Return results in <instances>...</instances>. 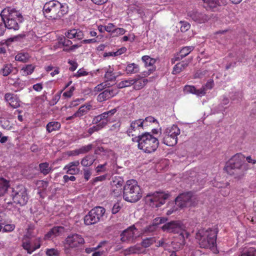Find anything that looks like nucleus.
Here are the masks:
<instances>
[{
    "mask_svg": "<svg viewBox=\"0 0 256 256\" xmlns=\"http://www.w3.org/2000/svg\"><path fill=\"white\" fill-rule=\"evenodd\" d=\"M244 158L242 154H236L226 163L224 170L236 178H240L248 170V164L245 162Z\"/></svg>",
    "mask_w": 256,
    "mask_h": 256,
    "instance_id": "f257e3e1",
    "label": "nucleus"
},
{
    "mask_svg": "<svg viewBox=\"0 0 256 256\" xmlns=\"http://www.w3.org/2000/svg\"><path fill=\"white\" fill-rule=\"evenodd\" d=\"M8 12V14H4L6 12H2L0 14V36L4 34L6 28L14 30H18V23L22 21V16L18 11L12 9Z\"/></svg>",
    "mask_w": 256,
    "mask_h": 256,
    "instance_id": "f03ea898",
    "label": "nucleus"
},
{
    "mask_svg": "<svg viewBox=\"0 0 256 256\" xmlns=\"http://www.w3.org/2000/svg\"><path fill=\"white\" fill-rule=\"evenodd\" d=\"M42 11L44 17L48 20H56L68 12V6L66 4L52 0L44 4Z\"/></svg>",
    "mask_w": 256,
    "mask_h": 256,
    "instance_id": "7ed1b4c3",
    "label": "nucleus"
},
{
    "mask_svg": "<svg viewBox=\"0 0 256 256\" xmlns=\"http://www.w3.org/2000/svg\"><path fill=\"white\" fill-rule=\"evenodd\" d=\"M218 230L216 228H209L198 231L196 238L198 240L201 248L214 249L216 247Z\"/></svg>",
    "mask_w": 256,
    "mask_h": 256,
    "instance_id": "20e7f679",
    "label": "nucleus"
},
{
    "mask_svg": "<svg viewBox=\"0 0 256 256\" xmlns=\"http://www.w3.org/2000/svg\"><path fill=\"white\" fill-rule=\"evenodd\" d=\"M142 197V190L134 180L126 181L123 189L124 199L128 202H136Z\"/></svg>",
    "mask_w": 256,
    "mask_h": 256,
    "instance_id": "39448f33",
    "label": "nucleus"
},
{
    "mask_svg": "<svg viewBox=\"0 0 256 256\" xmlns=\"http://www.w3.org/2000/svg\"><path fill=\"white\" fill-rule=\"evenodd\" d=\"M138 148L146 153H151L156 150L159 142L157 138L149 132H145L138 137Z\"/></svg>",
    "mask_w": 256,
    "mask_h": 256,
    "instance_id": "423d86ee",
    "label": "nucleus"
},
{
    "mask_svg": "<svg viewBox=\"0 0 256 256\" xmlns=\"http://www.w3.org/2000/svg\"><path fill=\"white\" fill-rule=\"evenodd\" d=\"M162 229L164 232L170 233L180 234L178 236L180 242H178L180 246H184L186 244L185 238H187L189 234L185 230H183L182 225L179 221H171L165 224Z\"/></svg>",
    "mask_w": 256,
    "mask_h": 256,
    "instance_id": "0eeeda50",
    "label": "nucleus"
},
{
    "mask_svg": "<svg viewBox=\"0 0 256 256\" xmlns=\"http://www.w3.org/2000/svg\"><path fill=\"white\" fill-rule=\"evenodd\" d=\"M10 190V196L13 202L20 206L25 205L28 200V196L26 188L22 185L18 186Z\"/></svg>",
    "mask_w": 256,
    "mask_h": 256,
    "instance_id": "6e6552de",
    "label": "nucleus"
},
{
    "mask_svg": "<svg viewBox=\"0 0 256 256\" xmlns=\"http://www.w3.org/2000/svg\"><path fill=\"white\" fill-rule=\"evenodd\" d=\"M168 194L156 192L153 194H147L145 201L147 204L152 208H158L166 202V200L169 197Z\"/></svg>",
    "mask_w": 256,
    "mask_h": 256,
    "instance_id": "1a4fd4ad",
    "label": "nucleus"
},
{
    "mask_svg": "<svg viewBox=\"0 0 256 256\" xmlns=\"http://www.w3.org/2000/svg\"><path fill=\"white\" fill-rule=\"evenodd\" d=\"M180 133V129L176 125L168 128L164 133L163 143L168 146H174L178 142V136Z\"/></svg>",
    "mask_w": 256,
    "mask_h": 256,
    "instance_id": "9d476101",
    "label": "nucleus"
},
{
    "mask_svg": "<svg viewBox=\"0 0 256 256\" xmlns=\"http://www.w3.org/2000/svg\"><path fill=\"white\" fill-rule=\"evenodd\" d=\"M105 212V208L102 206H96L92 209L84 218V224L90 226L98 223Z\"/></svg>",
    "mask_w": 256,
    "mask_h": 256,
    "instance_id": "9b49d317",
    "label": "nucleus"
},
{
    "mask_svg": "<svg viewBox=\"0 0 256 256\" xmlns=\"http://www.w3.org/2000/svg\"><path fill=\"white\" fill-rule=\"evenodd\" d=\"M187 16L189 18L198 24H205L212 18L210 15L196 9L188 10L187 12Z\"/></svg>",
    "mask_w": 256,
    "mask_h": 256,
    "instance_id": "f8f14e48",
    "label": "nucleus"
},
{
    "mask_svg": "<svg viewBox=\"0 0 256 256\" xmlns=\"http://www.w3.org/2000/svg\"><path fill=\"white\" fill-rule=\"evenodd\" d=\"M84 243L82 236L78 234H70L65 239L64 244L70 248H76Z\"/></svg>",
    "mask_w": 256,
    "mask_h": 256,
    "instance_id": "ddd939ff",
    "label": "nucleus"
},
{
    "mask_svg": "<svg viewBox=\"0 0 256 256\" xmlns=\"http://www.w3.org/2000/svg\"><path fill=\"white\" fill-rule=\"evenodd\" d=\"M192 197L190 192L181 194L175 199L176 204L180 208L190 206L192 205Z\"/></svg>",
    "mask_w": 256,
    "mask_h": 256,
    "instance_id": "4468645a",
    "label": "nucleus"
},
{
    "mask_svg": "<svg viewBox=\"0 0 256 256\" xmlns=\"http://www.w3.org/2000/svg\"><path fill=\"white\" fill-rule=\"evenodd\" d=\"M144 122L142 119H138L132 121L130 124V127L127 130V133L129 136H136L139 135L140 132L144 130Z\"/></svg>",
    "mask_w": 256,
    "mask_h": 256,
    "instance_id": "2eb2a0df",
    "label": "nucleus"
},
{
    "mask_svg": "<svg viewBox=\"0 0 256 256\" xmlns=\"http://www.w3.org/2000/svg\"><path fill=\"white\" fill-rule=\"evenodd\" d=\"M4 100L8 106L12 108L20 106L22 102L18 95L12 92H6L4 95Z\"/></svg>",
    "mask_w": 256,
    "mask_h": 256,
    "instance_id": "dca6fc26",
    "label": "nucleus"
},
{
    "mask_svg": "<svg viewBox=\"0 0 256 256\" xmlns=\"http://www.w3.org/2000/svg\"><path fill=\"white\" fill-rule=\"evenodd\" d=\"M124 182V180L120 177H115L111 182L112 194L114 196L118 197L122 194Z\"/></svg>",
    "mask_w": 256,
    "mask_h": 256,
    "instance_id": "f3484780",
    "label": "nucleus"
},
{
    "mask_svg": "<svg viewBox=\"0 0 256 256\" xmlns=\"http://www.w3.org/2000/svg\"><path fill=\"white\" fill-rule=\"evenodd\" d=\"M137 229L134 226H132L128 228L122 232L120 234V240L122 242H130L133 241L136 237L135 232Z\"/></svg>",
    "mask_w": 256,
    "mask_h": 256,
    "instance_id": "a211bd4d",
    "label": "nucleus"
},
{
    "mask_svg": "<svg viewBox=\"0 0 256 256\" xmlns=\"http://www.w3.org/2000/svg\"><path fill=\"white\" fill-rule=\"evenodd\" d=\"M118 92V88H108L104 90L97 96L99 102H103L116 96Z\"/></svg>",
    "mask_w": 256,
    "mask_h": 256,
    "instance_id": "6ab92c4d",
    "label": "nucleus"
},
{
    "mask_svg": "<svg viewBox=\"0 0 256 256\" xmlns=\"http://www.w3.org/2000/svg\"><path fill=\"white\" fill-rule=\"evenodd\" d=\"M203 7L206 10H214L218 6H225L226 0H202Z\"/></svg>",
    "mask_w": 256,
    "mask_h": 256,
    "instance_id": "aec40b11",
    "label": "nucleus"
},
{
    "mask_svg": "<svg viewBox=\"0 0 256 256\" xmlns=\"http://www.w3.org/2000/svg\"><path fill=\"white\" fill-rule=\"evenodd\" d=\"M80 162L76 160L69 162L64 168V170H66V174L72 175L78 174L80 172V169L78 166L80 165Z\"/></svg>",
    "mask_w": 256,
    "mask_h": 256,
    "instance_id": "412c9836",
    "label": "nucleus"
},
{
    "mask_svg": "<svg viewBox=\"0 0 256 256\" xmlns=\"http://www.w3.org/2000/svg\"><path fill=\"white\" fill-rule=\"evenodd\" d=\"M62 226H54L51 228L44 236V240H48L60 234L64 230Z\"/></svg>",
    "mask_w": 256,
    "mask_h": 256,
    "instance_id": "4be33fe9",
    "label": "nucleus"
},
{
    "mask_svg": "<svg viewBox=\"0 0 256 256\" xmlns=\"http://www.w3.org/2000/svg\"><path fill=\"white\" fill-rule=\"evenodd\" d=\"M66 36L68 38L76 40H82L84 38L83 32L79 29H72L68 30L65 34Z\"/></svg>",
    "mask_w": 256,
    "mask_h": 256,
    "instance_id": "5701e85b",
    "label": "nucleus"
},
{
    "mask_svg": "<svg viewBox=\"0 0 256 256\" xmlns=\"http://www.w3.org/2000/svg\"><path fill=\"white\" fill-rule=\"evenodd\" d=\"M194 49L192 46H185L182 48L180 52V54L177 57L175 58L174 61L172 60V62L174 63L176 60H180L184 58L187 56Z\"/></svg>",
    "mask_w": 256,
    "mask_h": 256,
    "instance_id": "b1692460",
    "label": "nucleus"
},
{
    "mask_svg": "<svg viewBox=\"0 0 256 256\" xmlns=\"http://www.w3.org/2000/svg\"><path fill=\"white\" fill-rule=\"evenodd\" d=\"M92 106L90 104L86 103L80 106L78 110L74 113V116L80 118L86 114L91 109Z\"/></svg>",
    "mask_w": 256,
    "mask_h": 256,
    "instance_id": "393cba45",
    "label": "nucleus"
},
{
    "mask_svg": "<svg viewBox=\"0 0 256 256\" xmlns=\"http://www.w3.org/2000/svg\"><path fill=\"white\" fill-rule=\"evenodd\" d=\"M61 128L60 122L56 121L49 122L46 126V130L48 133L58 130Z\"/></svg>",
    "mask_w": 256,
    "mask_h": 256,
    "instance_id": "a878e982",
    "label": "nucleus"
},
{
    "mask_svg": "<svg viewBox=\"0 0 256 256\" xmlns=\"http://www.w3.org/2000/svg\"><path fill=\"white\" fill-rule=\"evenodd\" d=\"M140 67L134 63L129 64L125 68V72L128 74H132L138 72Z\"/></svg>",
    "mask_w": 256,
    "mask_h": 256,
    "instance_id": "bb28decb",
    "label": "nucleus"
},
{
    "mask_svg": "<svg viewBox=\"0 0 256 256\" xmlns=\"http://www.w3.org/2000/svg\"><path fill=\"white\" fill-rule=\"evenodd\" d=\"M188 66V63L182 61L176 64L172 70V74H176L183 71Z\"/></svg>",
    "mask_w": 256,
    "mask_h": 256,
    "instance_id": "cd10ccee",
    "label": "nucleus"
},
{
    "mask_svg": "<svg viewBox=\"0 0 256 256\" xmlns=\"http://www.w3.org/2000/svg\"><path fill=\"white\" fill-rule=\"evenodd\" d=\"M95 160L96 158L93 155H87L82 160L80 164L83 166H90Z\"/></svg>",
    "mask_w": 256,
    "mask_h": 256,
    "instance_id": "c85d7f7f",
    "label": "nucleus"
},
{
    "mask_svg": "<svg viewBox=\"0 0 256 256\" xmlns=\"http://www.w3.org/2000/svg\"><path fill=\"white\" fill-rule=\"evenodd\" d=\"M39 170L40 172L44 176L48 174L52 170L49 164L46 162L39 164Z\"/></svg>",
    "mask_w": 256,
    "mask_h": 256,
    "instance_id": "c756f323",
    "label": "nucleus"
},
{
    "mask_svg": "<svg viewBox=\"0 0 256 256\" xmlns=\"http://www.w3.org/2000/svg\"><path fill=\"white\" fill-rule=\"evenodd\" d=\"M9 188V182L4 178H0V196H2Z\"/></svg>",
    "mask_w": 256,
    "mask_h": 256,
    "instance_id": "7c9ffc66",
    "label": "nucleus"
},
{
    "mask_svg": "<svg viewBox=\"0 0 256 256\" xmlns=\"http://www.w3.org/2000/svg\"><path fill=\"white\" fill-rule=\"evenodd\" d=\"M35 68V66L32 64H27L23 66L20 72L23 76H28L32 74Z\"/></svg>",
    "mask_w": 256,
    "mask_h": 256,
    "instance_id": "2f4dec72",
    "label": "nucleus"
},
{
    "mask_svg": "<svg viewBox=\"0 0 256 256\" xmlns=\"http://www.w3.org/2000/svg\"><path fill=\"white\" fill-rule=\"evenodd\" d=\"M133 80L135 82L133 85L134 88L136 90L142 88L148 82V80L146 79L134 78Z\"/></svg>",
    "mask_w": 256,
    "mask_h": 256,
    "instance_id": "473e14b6",
    "label": "nucleus"
},
{
    "mask_svg": "<svg viewBox=\"0 0 256 256\" xmlns=\"http://www.w3.org/2000/svg\"><path fill=\"white\" fill-rule=\"evenodd\" d=\"M14 67L11 64H4L0 70V74L3 76H6L10 74L13 70Z\"/></svg>",
    "mask_w": 256,
    "mask_h": 256,
    "instance_id": "72a5a7b5",
    "label": "nucleus"
},
{
    "mask_svg": "<svg viewBox=\"0 0 256 256\" xmlns=\"http://www.w3.org/2000/svg\"><path fill=\"white\" fill-rule=\"evenodd\" d=\"M134 82H135L133 80V79L124 80L117 84V88H116L118 90V88H122L130 86L133 85Z\"/></svg>",
    "mask_w": 256,
    "mask_h": 256,
    "instance_id": "f704fd0d",
    "label": "nucleus"
},
{
    "mask_svg": "<svg viewBox=\"0 0 256 256\" xmlns=\"http://www.w3.org/2000/svg\"><path fill=\"white\" fill-rule=\"evenodd\" d=\"M238 256H256V249L252 247L244 249Z\"/></svg>",
    "mask_w": 256,
    "mask_h": 256,
    "instance_id": "c9c22d12",
    "label": "nucleus"
},
{
    "mask_svg": "<svg viewBox=\"0 0 256 256\" xmlns=\"http://www.w3.org/2000/svg\"><path fill=\"white\" fill-rule=\"evenodd\" d=\"M30 55L28 52H20L15 56V60L17 61L26 62L30 58Z\"/></svg>",
    "mask_w": 256,
    "mask_h": 256,
    "instance_id": "e433bc0d",
    "label": "nucleus"
},
{
    "mask_svg": "<svg viewBox=\"0 0 256 256\" xmlns=\"http://www.w3.org/2000/svg\"><path fill=\"white\" fill-rule=\"evenodd\" d=\"M156 241V238L154 237L147 238L142 240L141 245L142 247L146 248L155 243Z\"/></svg>",
    "mask_w": 256,
    "mask_h": 256,
    "instance_id": "4c0bfd02",
    "label": "nucleus"
},
{
    "mask_svg": "<svg viewBox=\"0 0 256 256\" xmlns=\"http://www.w3.org/2000/svg\"><path fill=\"white\" fill-rule=\"evenodd\" d=\"M113 71L114 70L111 68L110 66H109V68L106 72L104 75V78L107 80L113 81L116 79V76L113 72Z\"/></svg>",
    "mask_w": 256,
    "mask_h": 256,
    "instance_id": "58836bf2",
    "label": "nucleus"
},
{
    "mask_svg": "<svg viewBox=\"0 0 256 256\" xmlns=\"http://www.w3.org/2000/svg\"><path fill=\"white\" fill-rule=\"evenodd\" d=\"M22 246L25 250L27 251L28 254H31L33 252V247L32 246L30 240L22 242Z\"/></svg>",
    "mask_w": 256,
    "mask_h": 256,
    "instance_id": "ea45409f",
    "label": "nucleus"
},
{
    "mask_svg": "<svg viewBox=\"0 0 256 256\" xmlns=\"http://www.w3.org/2000/svg\"><path fill=\"white\" fill-rule=\"evenodd\" d=\"M106 115L107 114L104 112L102 114L97 116L94 118L92 120L93 123L97 124L98 122L103 121L104 120H106L107 122H108L109 119Z\"/></svg>",
    "mask_w": 256,
    "mask_h": 256,
    "instance_id": "a19ab883",
    "label": "nucleus"
},
{
    "mask_svg": "<svg viewBox=\"0 0 256 256\" xmlns=\"http://www.w3.org/2000/svg\"><path fill=\"white\" fill-rule=\"evenodd\" d=\"M142 61L144 62L146 66H152L156 63V60L151 58L148 56H144L142 58Z\"/></svg>",
    "mask_w": 256,
    "mask_h": 256,
    "instance_id": "79ce46f5",
    "label": "nucleus"
},
{
    "mask_svg": "<svg viewBox=\"0 0 256 256\" xmlns=\"http://www.w3.org/2000/svg\"><path fill=\"white\" fill-rule=\"evenodd\" d=\"M46 254L47 256H58L60 252L56 248H47L46 250Z\"/></svg>",
    "mask_w": 256,
    "mask_h": 256,
    "instance_id": "37998d69",
    "label": "nucleus"
},
{
    "mask_svg": "<svg viewBox=\"0 0 256 256\" xmlns=\"http://www.w3.org/2000/svg\"><path fill=\"white\" fill-rule=\"evenodd\" d=\"M140 250V249L139 248L136 246H133L126 248L125 250V252L126 253V254H137L139 252Z\"/></svg>",
    "mask_w": 256,
    "mask_h": 256,
    "instance_id": "c03bdc74",
    "label": "nucleus"
},
{
    "mask_svg": "<svg viewBox=\"0 0 256 256\" xmlns=\"http://www.w3.org/2000/svg\"><path fill=\"white\" fill-rule=\"evenodd\" d=\"M92 144L84 146L78 148L80 154H84L90 152L92 148Z\"/></svg>",
    "mask_w": 256,
    "mask_h": 256,
    "instance_id": "a18cd8bd",
    "label": "nucleus"
},
{
    "mask_svg": "<svg viewBox=\"0 0 256 256\" xmlns=\"http://www.w3.org/2000/svg\"><path fill=\"white\" fill-rule=\"evenodd\" d=\"M180 24H181L180 30L182 32H186L190 28V24L187 22L180 21Z\"/></svg>",
    "mask_w": 256,
    "mask_h": 256,
    "instance_id": "49530a36",
    "label": "nucleus"
},
{
    "mask_svg": "<svg viewBox=\"0 0 256 256\" xmlns=\"http://www.w3.org/2000/svg\"><path fill=\"white\" fill-rule=\"evenodd\" d=\"M34 228L32 226H30L28 229L26 234L24 235V238H27L28 240L30 239L32 237L34 236V234H33Z\"/></svg>",
    "mask_w": 256,
    "mask_h": 256,
    "instance_id": "de8ad7c7",
    "label": "nucleus"
},
{
    "mask_svg": "<svg viewBox=\"0 0 256 256\" xmlns=\"http://www.w3.org/2000/svg\"><path fill=\"white\" fill-rule=\"evenodd\" d=\"M42 238H38L34 240L33 244V250L34 252L36 250L39 248L41 246Z\"/></svg>",
    "mask_w": 256,
    "mask_h": 256,
    "instance_id": "09e8293b",
    "label": "nucleus"
},
{
    "mask_svg": "<svg viewBox=\"0 0 256 256\" xmlns=\"http://www.w3.org/2000/svg\"><path fill=\"white\" fill-rule=\"evenodd\" d=\"M122 49H120L115 52H104V56L106 57V56H118V55L121 54L122 53Z\"/></svg>",
    "mask_w": 256,
    "mask_h": 256,
    "instance_id": "8fccbe9b",
    "label": "nucleus"
},
{
    "mask_svg": "<svg viewBox=\"0 0 256 256\" xmlns=\"http://www.w3.org/2000/svg\"><path fill=\"white\" fill-rule=\"evenodd\" d=\"M166 220L167 218L162 217H158L154 218L152 222L157 226L158 224L164 223Z\"/></svg>",
    "mask_w": 256,
    "mask_h": 256,
    "instance_id": "3c124183",
    "label": "nucleus"
},
{
    "mask_svg": "<svg viewBox=\"0 0 256 256\" xmlns=\"http://www.w3.org/2000/svg\"><path fill=\"white\" fill-rule=\"evenodd\" d=\"M196 88L193 86L186 85L184 87V90L187 93L194 94Z\"/></svg>",
    "mask_w": 256,
    "mask_h": 256,
    "instance_id": "603ef678",
    "label": "nucleus"
},
{
    "mask_svg": "<svg viewBox=\"0 0 256 256\" xmlns=\"http://www.w3.org/2000/svg\"><path fill=\"white\" fill-rule=\"evenodd\" d=\"M106 87H108L107 84L106 82H102L94 88V92H100L104 90Z\"/></svg>",
    "mask_w": 256,
    "mask_h": 256,
    "instance_id": "864d4df0",
    "label": "nucleus"
},
{
    "mask_svg": "<svg viewBox=\"0 0 256 256\" xmlns=\"http://www.w3.org/2000/svg\"><path fill=\"white\" fill-rule=\"evenodd\" d=\"M15 228V225L13 224H6L3 229V232H11Z\"/></svg>",
    "mask_w": 256,
    "mask_h": 256,
    "instance_id": "5fc2aeb1",
    "label": "nucleus"
},
{
    "mask_svg": "<svg viewBox=\"0 0 256 256\" xmlns=\"http://www.w3.org/2000/svg\"><path fill=\"white\" fill-rule=\"evenodd\" d=\"M126 30L123 28H115L113 34L115 36L122 35L125 34Z\"/></svg>",
    "mask_w": 256,
    "mask_h": 256,
    "instance_id": "6e6d98bb",
    "label": "nucleus"
},
{
    "mask_svg": "<svg viewBox=\"0 0 256 256\" xmlns=\"http://www.w3.org/2000/svg\"><path fill=\"white\" fill-rule=\"evenodd\" d=\"M214 86V82L213 80H210L202 87L204 88L206 91L208 90L212 89Z\"/></svg>",
    "mask_w": 256,
    "mask_h": 256,
    "instance_id": "4d7b16f0",
    "label": "nucleus"
},
{
    "mask_svg": "<svg viewBox=\"0 0 256 256\" xmlns=\"http://www.w3.org/2000/svg\"><path fill=\"white\" fill-rule=\"evenodd\" d=\"M74 90V86L70 88L68 90H67L63 93V96L66 98H70L72 96L73 92Z\"/></svg>",
    "mask_w": 256,
    "mask_h": 256,
    "instance_id": "13d9d810",
    "label": "nucleus"
},
{
    "mask_svg": "<svg viewBox=\"0 0 256 256\" xmlns=\"http://www.w3.org/2000/svg\"><path fill=\"white\" fill-rule=\"evenodd\" d=\"M142 120L144 122V127L148 126V122H149L150 123L157 122V120L156 119H155L154 117L150 116L146 117L144 120L142 119Z\"/></svg>",
    "mask_w": 256,
    "mask_h": 256,
    "instance_id": "bf43d9fd",
    "label": "nucleus"
},
{
    "mask_svg": "<svg viewBox=\"0 0 256 256\" xmlns=\"http://www.w3.org/2000/svg\"><path fill=\"white\" fill-rule=\"evenodd\" d=\"M92 172L90 169H84V176L86 181H88L92 175Z\"/></svg>",
    "mask_w": 256,
    "mask_h": 256,
    "instance_id": "052dcab7",
    "label": "nucleus"
},
{
    "mask_svg": "<svg viewBox=\"0 0 256 256\" xmlns=\"http://www.w3.org/2000/svg\"><path fill=\"white\" fill-rule=\"evenodd\" d=\"M68 63L71 66L69 68V70L72 72L74 71L78 68V64L77 62L74 60H69Z\"/></svg>",
    "mask_w": 256,
    "mask_h": 256,
    "instance_id": "680f3d73",
    "label": "nucleus"
},
{
    "mask_svg": "<svg viewBox=\"0 0 256 256\" xmlns=\"http://www.w3.org/2000/svg\"><path fill=\"white\" fill-rule=\"evenodd\" d=\"M206 94V91L204 88L202 86L200 88V89H196V92L194 94L196 95L197 96H202Z\"/></svg>",
    "mask_w": 256,
    "mask_h": 256,
    "instance_id": "e2e57ef3",
    "label": "nucleus"
},
{
    "mask_svg": "<svg viewBox=\"0 0 256 256\" xmlns=\"http://www.w3.org/2000/svg\"><path fill=\"white\" fill-rule=\"evenodd\" d=\"M105 26L106 31L108 32H111L112 34H113L116 27L112 23H109L107 26Z\"/></svg>",
    "mask_w": 256,
    "mask_h": 256,
    "instance_id": "0e129e2a",
    "label": "nucleus"
},
{
    "mask_svg": "<svg viewBox=\"0 0 256 256\" xmlns=\"http://www.w3.org/2000/svg\"><path fill=\"white\" fill-rule=\"evenodd\" d=\"M156 227L157 226L153 222H152L151 224H150L145 228V232H152L156 230Z\"/></svg>",
    "mask_w": 256,
    "mask_h": 256,
    "instance_id": "69168bd1",
    "label": "nucleus"
},
{
    "mask_svg": "<svg viewBox=\"0 0 256 256\" xmlns=\"http://www.w3.org/2000/svg\"><path fill=\"white\" fill-rule=\"evenodd\" d=\"M120 208L121 207L120 206V204L118 203H116L114 205L112 210V212L113 214H116L120 211Z\"/></svg>",
    "mask_w": 256,
    "mask_h": 256,
    "instance_id": "338daca9",
    "label": "nucleus"
},
{
    "mask_svg": "<svg viewBox=\"0 0 256 256\" xmlns=\"http://www.w3.org/2000/svg\"><path fill=\"white\" fill-rule=\"evenodd\" d=\"M88 74V72L85 71L83 69H80L74 75L76 77H80L82 76H86Z\"/></svg>",
    "mask_w": 256,
    "mask_h": 256,
    "instance_id": "774afa93",
    "label": "nucleus"
}]
</instances>
